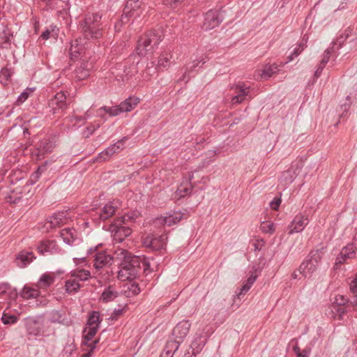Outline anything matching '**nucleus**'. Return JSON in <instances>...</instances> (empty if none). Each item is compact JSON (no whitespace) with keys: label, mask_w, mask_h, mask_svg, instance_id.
<instances>
[{"label":"nucleus","mask_w":357,"mask_h":357,"mask_svg":"<svg viewBox=\"0 0 357 357\" xmlns=\"http://www.w3.org/2000/svg\"><path fill=\"white\" fill-rule=\"evenodd\" d=\"M45 170V167H38L37 169L31 174L30 179L27 181L26 185L34 184L39 178L42 172Z\"/></svg>","instance_id":"49530a36"},{"label":"nucleus","mask_w":357,"mask_h":357,"mask_svg":"<svg viewBox=\"0 0 357 357\" xmlns=\"http://www.w3.org/2000/svg\"><path fill=\"white\" fill-rule=\"evenodd\" d=\"M231 89L236 93L231 99L232 104L241 103L245 100L249 93V87L245 86L243 82H238L237 84L232 86Z\"/></svg>","instance_id":"f3484780"},{"label":"nucleus","mask_w":357,"mask_h":357,"mask_svg":"<svg viewBox=\"0 0 357 357\" xmlns=\"http://www.w3.org/2000/svg\"><path fill=\"white\" fill-rule=\"evenodd\" d=\"M349 289L354 294V298L351 303L357 310V273L356 274V277L351 281L349 284Z\"/></svg>","instance_id":"37998d69"},{"label":"nucleus","mask_w":357,"mask_h":357,"mask_svg":"<svg viewBox=\"0 0 357 357\" xmlns=\"http://www.w3.org/2000/svg\"><path fill=\"white\" fill-rule=\"evenodd\" d=\"M59 29L56 26H51V29H47L40 35V38L43 40H47L50 38L56 39L58 36Z\"/></svg>","instance_id":"a19ab883"},{"label":"nucleus","mask_w":357,"mask_h":357,"mask_svg":"<svg viewBox=\"0 0 357 357\" xmlns=\"http://www.w3.org/2000/svg\"><path fill=\"white\" fill-rule=\"evenodd\" d=\"M206 342V338H204L202 335H198L197 337L195 338L194 341L192 342L190 345L192 352L193 354L199 353L204 347Z\"/></svg>","instance_id":"72a5a7b5"},{"label":"nucleus","mask_w":357,"mask_h":357,"mask_svg":"<svg viewBox=\"0 0 357 357\" xmlns=\"http://www.w3.org/2000/svg\"><path fill=\"white\" fill-rule=\"evenodd\" d=\"M167 237L166 235L149 234L144 238L143 244L153 250H160L166 246Z\"/></svg>","instance_id":"9d476101"},{"label":"nucleus","mask_w":357,"mask_h":357,"mask_svg":"<svg viewBox=\"0 0 357 357\" xmlns=\"http://www.w3.org/2000/svg\"><path fill=\"white\" fill-rule=\"evenodd\" d=\"M278 70V66L275 64L266 65L262 70L261 77L263 78L268 79L271 77Z\"/></svg>","instance_id":"58836bf2"},{"label":"nucleus","mask_w":357,"mask_h":357,"mask_svg":"<svg viewBox=\"0 0 357 357\" xmlns=\"http://www.w3.org/2000/svg\"><path fill=\"white\" fill-rule=\"evenodd\" d=\"M1 76L3 77L5 81L1 80V82L3 84H6V82L10 79V73L7 68L2 69L1 71Z\"/></svg>","instance_id":"4d7b16f0"},{"label":"nucleus","mask_w":357,"mask_h":357,"mask_svg":"<svg viewBox=\"0 0 357 357\" xmlns=\"http://www.w3.org/2000/svg\"><path fill=\"white\" fill-rule=\"evenodd\" d=\"M102 16L98 13H87L79 26L86 39H99L102 36Z\"/></svg>","instance_id":"20e7f679"},{"label":"nucleus","mask_w":357,"mask_h":357,"mask_svg":"<svg viewBox=\"0 0 357 357\" xmlns=\"http://www.w3.org/2000/svg\"><path fill=\"white\" fill-rule=\"evenodd\" d=\"M163 38L164 33L161 28L146 32L137 41V54L141 56L152 54Z\"/></svg>","instance_id":"7ed1b4c3"},{"label":"nucleus","mask_w":357,"mask_h":357,"mask_svg":"<svg viewBox=\"0 0 357 357\" xmlns=\"http://www.w3.org/2000/svg\"><path fill=\"white\" fill-rule=\"evenodd\" d=\"M54 282V278L47 274H43L40 280L39 284L40 287H49Z\"/></svg>","instance_id":"de8ad7c7"},{"label":"nucleus","mask_w":357,"mask_h":357,"mask_svg":"<svg viewBox=\"0 0 357 357\" xmlns=\"http://www.w3.org/2000/svg\"><path fill=\"white\" fill-rule=\"evenodd\" d=\"M50 320L52 323H59L65 325L68 324V321L66 318L65 313L59 310H53L50 314Z\"/></svg>","instance_id":"473e14b6"},{"label":"nucleus","mask_w":357,"mask_h":357,"mask_svg":"<svg viewBox=\"0 0 357 357\" xmlns=\"http://www.w3.org/2000/svg\"><path fill=\"white\" fill-rule=\"evenodd\" d=\"M197 171H195L194 172H191L189 175L188 179L187 180V182H189V187L184 186L183 184H181L180 187L177 190V192L178 193L180 197H184L188 194H190L192 188L196 185V183L197 181H192L195 178L194 173H195Z\"/></svg>","instance_id":"a878e982"},{"label":"nucleus","mask_w":357,"mask_h":357,"mask_svg":"<svg viewBox=\"0 0 357 357\" xmlns=\"http://www.w3.org/2000/svg\"><path fill=\"white\" fill-rule=\"evenodd\" d=\"M184 0H163V3L167 6L176 8L178 4L183 2Z\"/></svg>","instance_id":"bf43d9fd"},{"label":"nucleus","mask_w":357,"mask_h":357,"mask_svg":"<svg viewBox=\"0 0 357 357\" xmlns=\"http://www.w3.org/2000/svg\"><path fill=\"white\" fill-rule=\"evenodd\" d=\"M128 139V137H123L115 144L109 146L103 151L100 152L96 157V162L105 161L109 159L114 153L119 152L123 149V144Z\"/></svg>","instance_id":"9b49d317"},{"label":"nucleus","mask_w":357,"mask_h":357,"mask_svg":"<svg viewBox=\"0 0 357 357\" xmlns=\"http://www.w3.org/2000/svg\"><path fill=\"white\" fill-rule=\"evenodd\" d=\"M25 326L28 335L36 336L41 333L43 330L42 323L33 318H27L25 321Z\"/></svg>","instance_id":"6ab92c4d"},{"label":"nucleus","mask_w":357,"mask_h":357,"mask_svg":"<svg viewBox=\"0 0 357 357\" xmlns=\"http://www.w3.org/2000/svg\"><path fill=\"white\" fill-rule=\"evenodd\" d=\"M191 324L189 321L183 320L179 322L173 329L172 335L174 340H179L180 343L182 342L189 333Z\"/></svg>","instance_id":"dca6fc26"},{"label":"nucleus","mask_w":357,"mask_h":357,"mask_svg":"<svg viewBox=\"0 0 357 357\" xmlns=\"http://www.w3.org/2000/svg\"><path fill=\"white\" fill-rule=\"evenodd\" d=\"M172 49L171 47H167L165 49L160 55L159 59L158 61V68H166L169 66L170 65V59L172 58V55L171 54Z\"/></svg>","instance_id":"bb28decb"},{"label":"nucleus","mask_w":357,"mask_h":357,"mask_svg":"<svg viewBox=\"0 0 357 357\" xmlns=\"http://www.w3.org/2000/svg\"><path fill=\"white\" fill-rule=\"evenodd\" d=\"M84 53V48L82 45H80L78 39H76L70 43V47L68 48V55L70 59L73 60L82 56Z\"/></svg>","instance_id":"4be33fe9"},{"label":"nucleus","mask_w":357,"mask_h":357,"mask_svg":"<svg viewBox=\"0 0 357 357\" xmlns=\"http://www.w3.org/2000/svg\"><path fill=\"white\" fill-rule=\"evenodd\" d=\"M93 68L91 62L82 61L75 70V77L78 80L86 79L90 75L91 70Z\"/></svg>","instance_id":"aec40b11"},{"label":"nucleus","mask_w":357,"mask_h":357,"mask_svg":"<svg viewBox=\"0 0 357 357\" xmlns=\"http://www.w3.org/2000/svg\"><path fill=\"white\" fill-rule=\"evenodd\" d=\"M100 322V313L98 311H92L89 316L87 325L99 327Z\"/></svg>","instance_id":"4c0bfd02"},{"label":"nucleus","mask_w":357,"mask_h":357,"mask_svg":"<svg viewBox=\"0 0 357 357\" xmlns=\"http://www.w3.org/2000/svg\"><path fill=\"white\" fill-rule=\"evenodd\" d=\"M120 254L123 256L121 263V269L118 272V278L122 281L132 280L138 277L142 271L146 272L150 268L149 262L145 258L138 256H132L125 250H119Z\"/></svg>","instance_id":"f257e3e1"},{"label":"nucleus","mask_w":357,"mask_h":357,"mask_svg":"<svg viewBox=\"0 0 357 357\" xmlns=\"http://www.w3.org/2000/svg\"><path fill=\"white\" fill-rule=\"evenodd\" d=\"M71 276L76 278L79 281H86L90 276V272L85 269L75 271L71 273Z\"/></svg>","instance_id":"ea45409f"},{"label":"nucleus","mask_w":357,"mask_h":357,"mask_svg":"<svg viewBox=\"0 0 357 357\" xmlns=\"http://www.w3.org/2000/svg\"><path fill=\"white\" fill-rule=\"evenodd\" d=\"M325 252L326 247L323 245L312 249L298 268L299 273L305 278L312 277L317 271Z\"/></svg>","instance_id":"39448f33"},{"label":"nucleus","mask_w":357,"mask_h":357,"mask_svg":"<svg viewBox=\"0 0 357 357\" xmlns=\"http://www.w3.org/2000/svg\"><path fill=\"white\" fill-rule=\"evenodd\" d=\"M264 244V241L262 239L257 240V242L254 243L255 250H260Z\"/></svg>","instance_id":"338daca9"},{"label":"nucleus","mask_w":357,"mask_h":357,"mask_svg":"<svg viewBox=\"0 0 357 357\" xmlns=\"http://www.w3.org/2000/svg\"><path fill=\"white\" fill-rule=\"evenodd\" d=\"M38 252L45 255L46 254H54L59 251V248L54 241H46L42 242L38 247Z\"/></svg>","instance_id":"412c9836"},{"label":"nucleus","mask_w":357,"mask_h":357,"mask_svg":"<svg viewBox=\"0 0 357 357\" xmlns=\"http://www.w3.org/2000/svg\"><path fill=\"white\" fill-rule=\"evenodd\" d=\"M75 230L74 229L66 228L61 231L60 236L63 242L67 245H72L74 242Z\"/></svg>","instance_id":"2f4dec72"},{"label":"nucleus","mask_w":357,"mask_h":357,"mask_svg":"<svg viewBox=\"0 0 357 357\" xmlns=\"http://www.w3.org/2000/svg\"><path fill=\"white\" fill-rule=\"evenodd\" d=\"M124 70H123V75L126 77L132 76L135 73L137 72V67L136 65L132 64L129 68L128 69L126 66H124Z\"/></svg>","instance_id":"6e6d98bb"},{"label":"nucleus","mask_w":357,"mask_h":357,"mask_svg":"<svg viewBox=\"0 0 357 357\" xmlns=\"http://www.w3.org/2000/svg\"><path fill=\"white\" fill-rule=\"evenodd\" d=\"M102 110H103L105 113L108 114L110 116H115L123 113L119 105L113 107H102L98 109L99 116H102L100 113Z\"/></svg>","instance_id":"f704fd0d"},{"label":"nucleus","mask_w":357,"mask_h":357,"mask_svg":"<svg viewBox=\"0 0 357 357\" xmlns=\"http://www.w3.org/2000/svg\"><path fill=\"white\" fill-rule=\"evenodd\" d=\"M68 106L66 94L62 91L56 93L48 102L50 112L58 117L63 114Z\"/></svg>","instance_id":"6e6552de"},{"label":"nucleus","mask_w":357,"mask_h":357,"mask_svg":"<svg viewBox=\"0 0 357 357\" xmlns=\"http://www.w3.org/2000/svg\"><path fill=\"white\" fill-rule=\"evenodd\" d=\"M183 217V214L181 213H174V214L169 215L165 217H160L157 218L155 222L159 224L167 225L171 226L179 222Z\"/></svg>","instance_id":"393cba45"},{"label":"nucleus","mask_w":357,"mask_h":357,"mask_svg":"<svg viewBox=\"0 0 357 357\" xmlns=\"http://www.w3.org/2000/svg\"><path fill=\"white\" fill-rule=\"evenodd\" d=\"M100 124H91L86 128V130L84 132L86 137H89L96 130H97L100 127Z\"/></svg>","instance_id":"5fc2aeb1"},{"label":"nucleus","mask_w":357,"mask_h":357,"mask_svg":"<svg viewBox=\"0 0 357 357\" xmlns=\"http://www.w3.org/2000/svg\"><path fill=\"white\" fill-rule=\"evenodd\" d=\"M66 213L63 211L58 212L50 216L45 222L44 227L49 230L59 227L66 222Z\"/></svg>","instance_id":"4468645a"},{"label":"nucleus","mask_w":357,"mask_h":357,"mask_svg":"<svg viewBox=\"0 0 357 357\" xmlns=\"http://www.w3.org/2000/svg\"><path fill=\"white\" fill-rule=\"evenodd\" d=\"M98 340H95V341H93V342L89 345V346H90V347H91L90 350H89L87 353H86V354H84V355H82V357H91V355H92V353H93V350H94V349H95V347H96V344L98 343Z\"/></svg>","instance_id":"0e129e2a"},{"label":"nucleus","mask_w":357,"mask_h":357,"mask_svg":"<svg viewBox=\"0 0 357 357\" xmlns=\"http://www.w3.org/2000/svg\"><path fill=\"white\" fill-rule=\"evenodd\" d=\"M142 3V0H127L121 15L122 22H127L129 17L134 16L135 13L141 8Z\"/></svg>","instance_id":"ddd939ff"},{"label":"nucleus","mask_w":357,"mask_h":357,"mask_svg":"<svg viewBox=\"0 0 357 357\" xmlns=\"http://www.w3.org/2000/svg\"><path fill=\"white\" fill-rule=\"evenodd\" d=\"M118 296V291H116L112 286H109L102 291L100 299L104 303H108L114 301Z\"/></svg>","instance_id":"c85d7f7f"},{"label":"nucleus","mask_w":357,"mask_h":357,"mask_svg":"<svg viewBox=\"0 0 357 357\" xmlns=\"http://www.w3.org/2000/svg\"><path fill=\"white\" fill-rule=\"evenodd\" d=\"M123 308L114 309V310L109 317V319H111L112 321H116L120 316H121L123 314Z\"/></svg>","instance_id":"864d4df0"},{"label":"nucleus","mask_w":357,"mask_h":357,"mask_svg":"<svg viewBox=\"0 0 357 357\" xmlns=\"http://www.w3.org/2000/svg\"><path fill=\"white\" fill-rule=\"evenodd\" d=\"M280 203H281V199L279 198L275 197L274 199L270 202V206L273 210H278Z\"/></svg>","instance_id":"680f3d73"},{"label":"nucleus","mask_w":357,"mask_h":357,"mask_svg":"<svg viewBox=\"0 0 357 357\" xmlns=\"http://www.w3.org/2000/svg\"><path fill=\"white\" fill-rule=\"evenodd\" d=\"M55 146V141L54 139H44L40 141L39 146L33 151L32 149H29L31 157L33 160H40L44 157L45 153L52 152ZM28 147H24V155H26L25 151H28Z\"/></svg>","instance_id":"1a4fd4ad"},{"label":"nucleus","mask_w":357,"mask_h":357,"mask_svg":"<svg viewBox=\"0 0 357 357\" xmlns=\"http://www.w3.org/2000/svg\"><path fill=\"white\" fill-rule=\"evenodd\" d=\"M87 255L93 267L97 271L111 265L113 261V257L107 254L106 251L99 250V245L91 247L87 250Z\"/></svg>","instance_id":"423d86ee"},{"label":"nucleus","mask_w":357,"mask_h":357,"mask_svg":"<svg viewBox=\"0 0 357 357\" xmlns=\"http://www.w3.org/2000/svg\"><path fill=\"white\" fill-rule=\"evenodd\" d=\"M17 297L16 291L10 284H1L0 285V298L11 300L9 307L4 310L1 317L2 322L4 324H13L20 319L22 311L15 309L17 305L15 298ZM20 310H21L20 307Z\"/></svg>","instance_id":"f03ea898"},{"label":"nucleus","mask_w":357,"mask_h":357,"mask_svg":"<svg viewBox=\"0 0 357 357\" xmlns=\"http://www.w3.org/2000/svg\"><path fill=\"white\" fill-rule=\"evenodd\" d=\"M349 301V299L347 297L342 296V295H337L335 298L334 303H336L337 305L343 306L346 305Z\"/></svg>","instance_id":"603ef678"},{"label":"nucleus","mask_w":357,"mask_h":357,"mask_svg":"<svg viewBox=\"0 0 357 357\" xmlns=\"http://www.w3.org/2000/svg\"><path fill=\"white\" fill-rule=\"evenodd\" d=\"M24 300L36 298L39 296V291L36 289L29 288L26 286H24Z\"/></svg>","instance_id":"c03bdc74"},{"label":"nucleus","mask_w":357,"mask_h":357,"mask_svg":"<svg viewBox=\"0 0 357 357\" xmlns=\"http://www.w3.org/2000/svg\"><path fill=\"white\" fill-rule=\"evenodd\" d=\"M98 328L99 327L97 326H88V328L83 331L84 340L86 342L92 340Z\"/></svg>","instance_id":"79ce46f5"},{"label":"nucleus","mask_w":357,"mask_h":357,"mask_svg":"<svg viewBox=\"0 0 357 357\" xmlns=\"http://www.w3.org/2000/svg\"><path fill=\"white\" fill-rule=\"evenodd\" d=\"M257 280V275H251L248 280H246L245 283L249 285V287H252V285L255 283V282Z\"/></svg>","instance_id":"774afa93"},{"label":"nucleus","mask_w":357,"mask_h":357,"mask_svg":"<svg viewBox=\"0 0 357 357\" xmlns=\"http://www.w3.org/2000/svg\"><path fill=\"white\" fill-rule=\"evenodd\" d=\"M307 43V40L305 39V38H303V39L301 41V43H298L297 47L294 50V51L292 52L293 55H294V56H298L302 52V51L305 47V43Z\"/></svg>","instance_id":"8fccbe9b"},{"label":"nucleus","mask_w":357,"mask_h":357,"mask_svg":"<svg viewBox=\"0 0 357 357\" xmlns=\"http://www.w3.org/2000/svg\"><path fill=\"white\" fill-rule=\"evenodd\" d=\"M22 189L20 188H13L10 191V194L6 197V202L10 204H17L22 201L21 197Z\"/></svg>","instance_id":"c756f323"},{"label":"nucleus","mask_w":357,"mask_h":357,"mask_svg":"<svg viewBox=\"0 0 357 357\" xmlns=\"http://www.w3.org/2000/svg\"><path fill=\"white\" fill-rule=\"evenodd\" d=\"M308 222L307 217L300 213L296 215L291 223L289 234L302 231L308 224Z\"/></svg>","instance_id":"a211bd4d"},{"label":"nucleus","mask_w":357,"mask_h":357,"mask_svg":"<svg viewBox=\"0 0 357 357\" xmlns=\"http://www.w3.org/2000/svg\"><path fill=\"white\" fill-rule=\"evenodd\" d=\"M180 341L170 340L167 342L160 357H173L174 354L178 349Z\"/></svg>","instance_id":"5701e85b"},{"label":"nucleus","mask_w":357,"mask_h":357,"mask_svg":"<svg viewBox=\"0 0 357 357\" xmlns=\"http://www.w3.org/2000/svg\"><path fill=\"white\" fill-rule=\"evenodd\" d=\"M222 22V18L220 17L218 11L210 10L205 14L202 28L206 31L211 30L218 26Z\"/></svg>","instance_id":"f8f14e48"},{"label":"nucleus","mask_w":357,"mask_h":357,"mask_svg":"<svg viewBox=\"0 0 357 357\" xmlns=\"http://www.w3.org/2000/svg\"><path fill=\"white\" fill-rule=\"evenodd\" d=\"M299 168L292 165L287 170L282 172L279 178L280 185L284 188L290 185L297 176Z\"/></svg>","instance_id":"2eb2a0df"},{"label":"nucleus","mask_w":357,"mask_h":357,"mask_svg":"<svg viewBox=\"0 0 357 357\" xmlns=\"http://www.w3.org/2000/svg\"><path fill=\"white\" fill-rule=\"evenodd\" d=\"M75 350V345L73 344H69L63 349V355H66L67 356H70L73 351Z\"/></svg>","instance_id":"052dcab7"},{"label":"nucleus","mask_w":357,"mask_h":357,"mask_svg":"<svg viewBox=\"0 0 357 357\" xmlns=\"http://www.w3.org/2000/svg\"><path fill=\"white\" fill-rule=\"evenodd\" d=\"M197 66V63H195V61H194L192 63H188L185 67V72L183 75L182 79H179L178 82H180L181 80H184L187 74H189L190 72L193 71L195 68Z\"/></svg>","instance_id":"3c124183"},{"label":"nucleus","mask_w":357,"mask_h":357,"mask_svg":"<svg viewBox=\"0 0 357 357\" xmlns=\"http://www.w3.org/2000/svg\"><path fill=\"white\" fill-rule=\"evenodd\" d=\"M319 8V7L317 5H315L314 8L310 10L307 17H312L313 20H314L318 14Z\"/></svg>","instance_id":"e2e57ef3"},{"label":"nucleus","mask_w":357,"mask_h":357,"mask_svg":"<svg viewBox=\"0 0 357 357\" xmlns=\"http://www.w3.org/2000/svg\"><path fill=\"white\" fill-rule=\"evenodd\" d=\"M158 68L155 66L154 62H151L148 63L146 69L143 73V76L144 77V79H149L150 77L155 75L157 72Z\"/></svg>","instance_id":"a18cd8bd"},{"label":"nucleus","mask_w":357,"mask_h":357,"mask_svg":"<svg viewBox=\"0 0 357 357\" xmlns=\"http://www.w3.org/2000/svg\"><path fill=\"white\" fill-rule=\"evenodd\" d=\"M261 230L267 234H273L275 231V226L273 223L263 222L261 225Z\"/></svg>","instance_id":"09e8293b"},{"label":"nucleus","mask_w":357,"mask_h":357,"mask_svg":"<svg viewBox=\"0 0 357 357\" xmlns=\"http://www.w3.org/2000/svg\"><path fill=\"white\" fill-rule=\"evenodd\" d=\"M36 257L33 255L32 252H27L26 255L24 254V267L30 264Z\"/></svg>","instance_id":"13d9d810"},{"label":"nucleus","mask_w":357,"mask_h":357,"mask_svg":"<svg viewBox=\"0 0 357 357\" xmlns=\"http://www.w3.org/2000/svg\"><path fill=\"white\" fill-rule=\"evenodd\" d=\"M81 287L79 280L75 277L68 279L65 283V289L69 294L77 293Z\"/></svg>","instance_id":"cd10ccee"},{"label":"nucleus","mask_w":357,"mask_h":357,"mask_svg":"<svg viewBox=\"0 0 357 357\" xmlns=\"http://www.w3.org/2000/svg\"><path fill=\"white\" fill-rule=\"evenodd\" d=\"M36 90V87H27L24 90V102L29 97L31 93H33Z\"/></svg>","instance_id":"69168bd1"},{"label":"nucleus","mask_w":357,"mask_h":357,"mask_svg":"<svg viewBox=\"0 0 357 357\" xmlns=\"http://www.w3.org/2000/svg\"><path fill=\"white\" fill-rule=\"evenodd\" d=\"M139 102V98L135 96H130L125 100L121 102L119 105L122 112H128L134 109L138 103Z\"/></svg>","instance_id":"b1692460"},{"label":"nucleus","mask_w":357,"mask_h":357,"mask_svg":"<svg viewBox=\"0 0 357 357\" xmlns=\"http://www.w3.org/2000/svg\"><path fill=\"white\" fill-rule=\"evenodd\" d=\"M130 219L131 217L129 215L121 216L109 225V230L113 233L114 239L116 241L122 242L126 237L131 234L132 229L129 226L126 225Z\"/></svg>","instance_id":"0eeeda50"},{"label":"nucleus","mask_w":357,"mask_h":357,"mask_svg":"<svg viewBox=\"0 0 357 357\" xmlns=\"http://www.w3.org/2000/svg\"><path fill=\"white\" fill-rule=\"evenodd\" d=\"M116 209V207L110 204L105 205L98 215V219L102 221L107 220L114 214Z\"/></svg>","instance_id":"7c9ffc66"},{"label":"nucleus","mask_w":357,"mask_h":357,"mask_svg":"<svg viewBox=\"0 0 357 357\" xmlns=\"http://www.w3.org/2000/svg\"><path fill=\"white\" fill-rule=\"evenodd\" d=\"M342 41L339 40V45L335 47L336 43L334 44L332 47H328L324 53L323 58L320 61L321 65L326 66V63L328 62L331 54L335 51V48L339 49L342 45Z\"/></svg>","instance_id":"c9c22d12"},{"label":"nucleus","mask_w":357,"mask_h":357,"mask_svg":"<svg viewBox=\"0 0 357 357\" xmlns=\"http://www.w3.org/2000/svg\"><path fill=\"white\" fill-rule=\"evenodd\" d=\"M355 250L356 248L354 246V244L350 243L344 247L340 251V252L342 255H343V257L346 258V259H353L356 255Z\"/></svg>","instance_id":"e433bc0d"}]
</instances>
